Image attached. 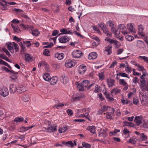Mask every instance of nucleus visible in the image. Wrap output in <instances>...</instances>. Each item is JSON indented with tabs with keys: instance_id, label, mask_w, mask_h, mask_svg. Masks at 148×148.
<instances>
[{
	"instance_id": "obj_1",
	"label": "nucleus",
	"mask_w": 148,
	"mask_h": 148,
	"mask_svg": "<svg viewBox=\"0 0 148 148\" xmlns=\"http://www.w3.org/2000/svg\"><path fill=\"white\" fill-rule=\"evenodd\" d=\"M21 27H23V29H30L31 30L32 34L36 36H38L40 34L39 32L37 29L33 30V27L32 26L28 25H25L24 24H21L20 25Z\"/></svg>"
},
{
	"instance_id": "obj_2",
	"label": "nucleus",
	"mask_w": 148,
	"mask_h": 148,
	"mask_svg": "<svg viewBox=\"0 0 148 148\" xmlns=\"http://www.w3.org/2000/svg\"><path fill=\"white\" fill-rule=\"evenodd\" d=\"M89 84V82L87 80L83 81L81 84H79L77 82L76 83L77 88H79V91H83L84 90V88H87Z\"/></svg>"
},
{
	"instance_id": "obj_3",
	"label": "nucleus",
	"mask_w": 148,
	"mask_h": 148,
	"mask_svg": "<svg viewBox=\"0 0 148 148\" xmlns=\"http://www.w3.org/2000/svg\"><path fill=\"white\" fill-rule=\"evenodd\" d=\"M98 25L101 28L104 33L106 34L107 36H111V34L108 31V29L106 27V25L103 23H99Z\"/></svg>"
},
{
	"instance_id": "obj_4",
	"label": "nucleus",
	"mask_w": 148,
	"mask_h": 148,
	"mask_svg": "<svg viewBox=\"0 0 148 148\" xmlns=\"http://www.w3.org/2000/svg\"><path fill=\"white\" fill-rule=\"evenodd\" d=\"M9 94V90L6 87H3L0 88V94L3 97H6Z\"/></svg>"
},
{
	"instance_id": "obj_5",
	"label": "nucleus",
	"mask_w": 148,
	"mask_h": 148,
	"mask_svg": "<svg viewBox=\"0 0 148 148\" xmlns=\"http://www.w3.org/2000/svg\"><path fill=\"white\" fill-rule=\"evenodd\" d=\"M82 56V52L79 50L74 51L73 52L72 54V57L76 58L81 57Z\"/></svg>"
},
{
	"instance_id": "obj_6",
	"label": "nucleus",
	"mask_w": 148,
	"mask_h": 148,
	"mask_svg": "<svg viewBox=\"0 0 148 148\" xmlns=\"http://www.w3.org/2000/svg\"><path fill=\"white\" fill-rule=\"evenodd\" d=\"M17 45V44L13 42H10L7 44V48L11 53H13L14 52V47Z\"/></svg>"
},
{
	"instance_id": "obj_7",
	"label": "nucleus",
	"mask_w": 148,
	"mask_h": 148,
	"mask_svg": "<svg viewBox=\"0 0 148 148\" xmlns=\"http://www.w3.org/2000/svg\"><path fill=\"white\" fill-rule=\"evenodd\" d=\"M75 63L74 60H66L65 65L66 67L71 68L75 66Z\"/></svg>"
},
{
	"instance_id": "obj_8",
	"label": "nucleus",
	"mask_w": 148,
	"mask_h": 148,
	"mask_svg": "<svg viewBox=\"0 0 148 148\" xmlns=\"http://www.w3.org/2000/svg\"><path fill=\"white\" fill-rule=\"evenodd\" d=\"M112 111L113 112H108L106 113V118L107 119H110V120L112 119L114 116V109L112 108H111Z\"/></svg>"
},
{
	"instance_id": "obj_9",
	"label": "nucleus",
	"mask_w": 148,
	"mask_h": 148,
	"mask_svg": "<svg viewBox=\"0 0 148 148\" xmlns=\"http://www.w3.org/2000/svg\"><path fill=\"white\" fill-rule=\"evenodd\" d=\"M17 86L16 85L11 84L10 85V93L13 94L17 92Z\"/></svg>"
},
{
	"instance_id": "obj_10",
	"label": "nucleus",
	"mask_w": 148,
	"mask_h": 148,
	"mask_svg": "<svg viewBox=\"0 0 148 148\" xmlns=\"http://www.w3.org/2000/svg\"><path fill=\"white\" fill-rule=\"evenodd\" d=\"M26 90L25 87L22 85L17 86V92L18 93H21L26 91Z\"/></svg>"
},
{
	"instance_id": "obj_11",
	"label": "nucleus",
	"mask_w": 148,
	"mask_h": 148,
	"mask_svg": "<svg viewBox=\"0 0 148 148\" xmlns=\"http://www.w3.org/2000/svg\"><path fill=\"white\" fill-rule=\"evenodd\" d=\"M57 125H51L49 127H48L47 128V130H48V132H54L57 131Z\"/></svg>"
},
{
	"instance_id": "obj_12",
	"label": "nucleus",
	"mask_w": 148,
	"mask_h": 148,
	"mask_svg": "<svg viewBox=\"0 0 148 148\" xmlns=\"http://www.w3.org/2000/svg\"><path fill=\"white\" fill-rule=\"evenodd\" d=\"M60 79L61 82L64 84H66L69 81L67 77L64 75L61 76L60 77Z\"/></svg>"
},
{
	"instance_id": "obj_13",
	"label": "nucleus",
	"mask_w": 148,
	"mask_h": 148,
	"mask_svg": "<svg viewBox=\"0 0 148 148\" xmlns=\"http://www.w3.org/2000/svg\"><path fill=\"white\" fill-rule=\"evenodd\" d=\"M86 70V67L85 66L80 65L78 68V72L81 74H83L84 73Z\"/></svg>"
},
{
	"instance_id": "obj_14",
	"label": "nucleus",
	"mask_w": 148,
	"mask_h": 148,
	"mask_svg": "<svg viewBox=\"0 0 148 148\" xmlns=\"http://www.w3.org/2000/svg\"><path fill=\"white\" fill-rule=\"evenodd\" d=\"M107 82L109 87H112L115 85V81L112 79H107Z\"/></svg>"
},
{
	"instance_id": "obj_15",
	"label": "nucleus",
	"mask_w": 148,
	"mask_h": 148,
	"mask_svg": "<svg viewBox=\"0 0 148 148\" xmlns=\"http://www.w3.org/2000/svg\"><path fill=\"white\" fill-rule=\"evenodd\" d=\"M69 40V38L66 36H63L60 38L59 41L61 43H66Z\"/></svg>"
},
{
	"instance_id": "obj_16",
	"label": "nucleus",
	"mask_w": 148,
	"mask_h": 148,
	"mask_svg": "<svg viewBox=\"0 0 148 148\" xmlns=\"http://www.w3.org/2000/svg\"><path fill=\"white\" fill-rule=\"evenodd\" d=\"M58 80V78L57 77H51L49 80V82L51 84V85H55L57 82Z\"/></svg>"
},
{
	"instance_id": "obj_17",
	"label": "nucleus",
	"mask_w": 148,
	"mask_h": 148,
	"mask_svg": "<svg viewBox=\"0 0 148 148\" xmlns=\"http://www.w3.org/2000/svg\"><path fill=\"white\" fill-rule=\"evenodd\" d=\"M64 55L63 53H60L58 52L56 53L55 54V57L57 58L58 60H62L64 57Z\"/></svg>"
},
{
	"instance_id": "obj_18",
	"label": "nucleus",
	"mask_w": 148,
	"mask_h": 148,
	"mask_svg": "<svg viewBox=\"0 0 148 148\" xmlns=\"http://www.w3.org/2000/svg\"><path fill=\"white\" fill-rule=\"evenodd\" d=\"M97 54L95 52H92L90 53L88 56V58L89 60L95 59L97 57Z\"/></svg>"
},
{
	"instance_id": "obj_19",
	"label": "nucleus",
	"mask_w": 148,
	"mask_h": 148,
	"mask_svg": "<svg viewBox=\"0 0 148 148\" xmlns=\"http://www.w3.org/2000/svg\"><path fill=\"white\" fill-rule=\"evenodd\" d=\"M142 118L140 116H136L134 120V122H135L136 124L139 125L141 123Z\"/></svg>"
},
{
	"instance_id": "obj_20",
	"label": "nucleus",
	"mask_w": 148,
	"mask_h": 148,
	"mask_svg": "<svg viewBox=\"0 0 148 148\" xmlns=\"http://www.w3.org/2000/svg\"><path fill=\"white\" fill-rule=\"evenodd\" d=\"M127 28L130 32L135 33V30L134 28L133 27L132 24H128L127 25Z\"/></svg>"
},
{
	"instance_id": "obj_21",
	"label": "nucleus",
	"mask_w": 148,
	"mask_h": 148,
	"mask_svg": "<svg viewBox=\"0 0 148 148\" xmlns=\"http://www.w3.org/2000/svg\"><path fill=\"white\" fill-rule=\"evenodd\" d=\"M34 126H29L28 127H22L20 128V131H19L20 132H25L26 131H27V130H29L30 129L32 128Z\"/></svg>"
},
{
	"instance_id": "obj_22",
	"label": "nucleus",
	"mask_w": 148,
	"mask_h": 148,
	"mask_svg": "<svg viewBox=\"0 0 148 148\" xmlns=\"http://www.w3.org/2000/svg\"><path fill=\"white\" fill-rule=\"evenodd\" d=\"M107 135V133L104 130H101L99 132V136L105 138Z\"/></svg>"
},
{
	"instance_id": "obj_23",
	"label": "nucleus",
	"mask_w": 148,
	"mask_h": 148,
	"mask_svg": "<svg viewBox=\"0 0 148 148\" xmlns=\"http://www.w3.org/2000/svg\"><path fill=\"white\" fill-rule=\"evenodd\" d=\"M137 46L139 48H143L145 47V44L141 40H138L137 42Z\"/></svg>"
},
{
	"instance_id": "obj_24",
	"label": "nucleus",
	"mask_w": 148,
	"mask_h": 148,
	"mask_svg": "<svg viewBox=\"0 0 148 148\" xmlns=\"http://www.w3.org/2000/svg\"><path fill=\"white\" fill-rule=\"evenodd\" d=\"M11 26L12 28L13 29L14 32V33H18L21 32V30L19 28L17 27H16L15 25L12 24Z\"/></svg>"
},
{
	"instance_id": "obj_25",
	"label": "nucleus",
	"mask_w": 148,
	"mask_h": 148,
	"mask_svg": "<svg viewBox=\"0 0 148 148\" xmlns=\"http://www.w3.org/2000/svg\"><path fill=\"white\" fill-rule=\"evenodd\" d=\"M138 34L140 36H144V34L143 33V31L144 29L142 27L141 25L138 26Z\"/></svg>"
},
{
	"instance_id": "obj_26",
	"label": "nucleus",
	"mask_w": 148,
	"mask_h": 148,
	"mask_svg": "<svg viewBox=\"0 0 148 148\" xmlns=\"http://www.w3.org/2000/svg\"><path fill=\"white\" fill-rule=\"evenodd\" d=\"M88 130L93 134H94L95 132V127L94 126H90L87 127Z\"/></svg>"
},
{
	"instance_id": "obj_27",
	"label": "nucleus",
	"mask_w": 148,
	"mask_h": 148,
	"mask_svg": "<svg viewBox=\"0 0 148 148\" xmlns=\"http://www.w3.org/2000/svg\"><path fill=\"white\" fill-rule=\"evenodd\" d=\"M112 46L111 45H108L107 47H106L105 51L108 52V55L112 53Z\"/></svg>"
},
{
	"instance_id": "obj_28",
	"label": "nucleus",
	"mask_w": 148,
	"mask_h": 148,
	"mask_svg": "<svg viewBox=\"0 0 148 148\" xmlns=\"http://www.w3.org/2000/svg\"><path fill=\"white\" fill-rule=\"evenodd\" d=\"M43 77L44 79L47 81H49L51 78L49 74L48 73L44 74Z\"/></svg>"
},
{
	"instance_id": "obj_29",
	"label": "nucleus",
	"mask_w": 148,
	"mask_h": 148,
	"mask_svg": "<svg viewBox=\"0 0 148 148\" xmlns=\"http://www.w3.org/2000/svg\"><path fill=\"white\" fill-rule=\"evenodd\" d=\"M60 32L62 33L63 34H72L73 33L71 32L70 30H67L66 29L63 28L60 30Z\"/></svg>"
},
{
	"instance_id": "obj_30",
	"label": "nucleus",
	"mask_w": 148,
	"mask_h": 148,
	"mask_svg": "<svg viewBox=\"0 0 148 148\" xmlns=\"http://www.w3.org/2000/svg\"><path fill=\"white\" fill-rule=\"evenodd\" d=\"M8 3L4 0H0V4L4 8V10H6L7 9L6 5Z\"/></svg>"
},
{
	"instance_id": "obj_31",
	"label": "nucleus",
	"mask_w": 148,
	"mask_h": 148,
	"mask_svg": "<svg viewBox=\"0 0 148 148\" xmlns=\"http://www.w3.org/2000/svg\"><path fill=\"white\" fill-rule=\"evenodd\" d=\"M25 60L27 62H29L32 59V57L29 54H26L25 55Z\"/></svg>"
},
{
	"instance_id": "obj_32",
	"label": "nucleus",
	"mask_w": 148,
	"mask_h": 148,
	"mask_svg": "<svg viewBox=\"0 0 148 148\" xmlns=\"http://www.w3.org/2000/svg\"><path fill=\"white\" fill-rule=\"evenodd\" d=\"M111 31L114 33L115 35L118 36L120 34V32L119 33H117L118 31L117 29H116L114 26L111 27Z\"/></svg>"
},
{
	"instance_id": "obj_33",
	"label": "nucleus",
	"mask_w": 148,
	"mask_h": 148,
	"mask_svg": "<svg viewBox=\"0 0 148 148\" xmlns=\"http://www.w3.org/2000/svg\"><path fill=\"white\" fill-rule=\"evenodd\" d=\"M63 144H64L66 146L69 147H73L74 146V144L71 141H69L66 143H63Z\"/></svg>"
},
{
	"instance_id": "obj_34",
	"label": "nucleus",
	"mask_w": 148,
	"mask_h": 148,
	"mask_svg": "<svg viewBox=\"0 0 148 148\" xmlns=\"http://www.w3.org/2000/svg\"><path fill=\"white\" fill-rule=\"evenodd\" d=\"M24 120V118L23 117H16L14 120V121L16 123L19 122H21L23 121Z\"/></svg>"
},
{
	"instance_id": "obj_35",
	"label": "nucleus",
	"mask_w": 148,
	"mask_h": 148,
	"mask_svg": "<svg viewBox=\"0 0 148 148\" xmlns=\"http://www.w3.org/2000/svg\"><path fill=\"white\" fill-rule=\"evenodd\" d=\"M112 108L108 106H104L102 107L101 108V109H103L104 112L106 111H111L110 110V109Z\"/></svg>"
},
{
	"instance_id": "obj_36",
	"label": "nucleus",
	"mask_w": 148,
	"mask_h": 148,
	"mask_svg": "<svg viewBox=\"0 0 148 148\" xmlns=\"http://www.w3.org/2000/svg\"><path fill=\"white\" fill-rule=\"evenodd\" d=\"M124 123V126H130V127H133L134 126V124L132 123H130L127 121H124L123 122Z\"/></svg>"
},
{
	"instance_id": "obj_37",
	"label": "nucleus",
	"mask_w": 148,
	"mask_h": 148,
	"mask_svg": "<svg viewBox=\"0 0 148 148\" xmlns=\"http://www.w3.org/2000/svg\"><path fill=\"white\" fill-rule=\"evenodd\" d=\"M116 75L117 76H120L121 77H126L128 78H130V77L128 76V75L125 73H119V74H117Z\"/></svg>"
},
{
	"instance_id": "obj_38",
	"label": "nucleus",
	"mask_w": 148,
	"mask_h": 148,
	"mask_svg": "<svg viewBox=\"0 0 148 148\" xmlns=\"http://www.w3.org/2000/svg\"><path fill=\"white\" fill-rule=\"evenodd\" d=\"M135 65L138 67L139 69L138 70V71H142L143 72H144L145 71V69L142 65L138 64H135Z\"/></svg>"
},
{
	"instance_id": "obj_39",
	"label": "nucleus",
	"mask_w": 148,
	"mask_h": 148,
	"mask_svg": "<svg viewBox=\"0 0 148 148\" xmlns=\"http://www.w3.org/2000/svg\"><path fill=\"white\" fill-rule=\"evenodd\" d=\"M138 58L143 60L144 62L148 63V57L144 56H139Z\"/></svg>"
},
{
	"instance_id": "obj_40",
	"label": "nucleus",
	"mask_w": 148,
	"mask_h": 148,
	"mask_svg": "<svg viewBox=\"0 0 148 148\" xmlns=\"http://www.w3.org/2000/svg\"><path fill=\"white\" fill-rule=\"evenodd\" d=\"M140 137L142 140L144 141L147 140V136L145 135L143 133H141L140 134Z\"/></svg>"
},
{
	"instance_id": "obj_41",
	"label": "nucleus",
	"mask_w": 148,
	"mask_h": 148,
	"mask_svg": "<svg viewBox=\"0 0 148 148\" xmlns=\"http://www.w3.org/2000/svg\"><path fill=\"white\" fill-rule=\"evenodd\" d=\"M137 141V140H135L134 137L131 138L128 141V142L130 143H131L133 144H135Z\"/></svg>"
},
{
	"instance_id": "obj_42",
	"label": "nucleus",
	"mask_w": 148,
	"mask_h": 148,
	"mask_svg": "<svg viewBox=\"0 0 148 148\" xmlns=\"http://www.w3.org/2000/svg\"><path fill=\"white\" fill-rule=\"evenodd\" d=\"M3 51L9 57L11 56V55L10 53L8 51V50L5 47H3L2 48Z\"/></svg>"
},
{
	"instance_id": "obj_43",
	"label": "nucleus",
	"mask_w": 148,
	"mask_h": 148,
	"mask_svg": "<svg viewBox=\"0 0 148 148\" xmlns=\"http://www.w3.org/2000/svg\"><path fill=\"white\" fill-rule=\"evenodd\" d=\"M120 131V130L118 129H115L114 130V131L113 132H110V136H112L113 135H114L116 134L117 133L119 132Z\"/></svg>"
},
{
	"instance_id": "obj_44",
	"label": "nucleus",
	"mask_w": 148,
	"mask_h": 148,
	"mask_svg": "<svg viewBox=\"0 0 148 148\" xmlns=\"http://www.w3.org/2000/svg\"><path fill=\"white\" fill-rule=\"evenodd\" d=\"M49 52V50L48 49H46L44 50L43 54L45 56H50Z\"/></svg>"
},
{
	"instance_id": "obj_45",
	"label": "nucleus",
	"mask_w": 148,
	"mask_h": 148,
	"mask_svg": "<svg viewBox=\"0 0 148 148\" xmlns=\"http://www.w3.org/2000/svg\"><path fill=\"white\" fill-rule=\"evenodd\" d=\"M125 38L127 41H132L134 39V37L131 35H128L126 36Z\"/></svg>"
},
{
	"instance_id": "obj_46",
	"label": "nucleus",
	"mask_w": 148,
	"mask_h": 148,
	"mask_svg": "<svg viewBox=\"0 0 148 148\" xmlns=\"http://www.w3.org/2000/svg\"><path fill=\"white\" fill-rule=\"evenodd\" d=\"M120 90L116 88H114L111 90V93H114L115 95L119 94L120 92Z\"/></svg>"
},
{
	"instance_id": "obj_47",
	"label": "nucleus",
	"mask_w": 148,
	"mask_h": 148,
	"mask_svg": "<svg viewBox=\"0 0 148 148\" xmlns=\"http://www.w3.org/2000/svg\"><path fill=\"white\" fill-rule=\"evenodd\" d=\"M82 145L83 147L86 148H90L91 146L90 144L85 142H82Z\"/></svg>"
},
{
	"instance_id": "obj_48",
	"label": "nucleus",
	"mask_w": 148,
	"mask_h": 148,
	"mask_svg": "<svg viewBox=\"0 0 148 148\" xmlns=\"http://www.w3.org/2000/svg\"><path fill=\"white\" fill-rule=\"evenodd\" d=\"M22 99L25 102L28 101L29 99V97L28 95H25L22 97Z\"/></svg>"
},
{
	"instance_id": "obj_49",
	"label": "nucleus",
	"mask_w": 148,
	"mask_h": 148,
	"mask_svg": "<svg viewBox=\"0 0 148 148\" xmlns=\"http://www.w3.org/2000/svg\"><path fill=\"white\" fill-rule=\"evenodd\" d=\"M119 82L120 84L123 86H126L127 85V83L125 81L124 79H120Z\"/></svg>"
},
{
	"instance_id": "obj_50",
	"label": "nucleus",
	"mask_w": 148,
	"mask_h": 148,
	"mask_svg": "<svg viewBox=\"0 0 148 148\" xmlns=\"http://www.w3.org/2000/svg\"><path fill=\"white\" fill-rule=\"evenodd\" d=\"M121 101L122 103L124 104H128L130 102L128 99H125L123 97L121 99Z\"/></svg>"
},
{
	"instance_id": "obj_51",
	"label": "nucleus",
	"mask_w": 148,
	"mask_h": 148,
	"mask_svg": "<svg viewBox=\"0 0 148 148\" xmlns=\"http://www.w3.org/2000/svg\"><path fill=\"white\" fill-rule=\"evenodd\" d=\"M95 89L94 91V92L97 93L99 92L100 91V87L98 86L97 85H95Z\"/></svg>"
},
{
	"instance_id": "obj_52",
	"label": "nucleus",
	"mask_w": 148,
	"mask_h": 148,
	"mask_svg": "<svg viewBox=\"0 0 148 148\" xmlns=\"http://www.w3.org/2000/svg\"><path fill=\"white\" fill-rule=\"evenodd\" d=\"M145 80H144V79L143 80H140V82L141 83L140 85V89H141L142 88H143L145 86Z\"/></svg>"
},
{
	"instance_id": "obj_53",
	"label": "nucleus",
	"mask_w": 148,
	"mask_h": 148,
	"mask_svg": "<svg viewBox=\"0 0 148 148\" xmlns=\"http://www.w3.org/2000/svg\"><path fill=\"white\" fill-rule=\"evenodd\" d=\"M107 24H109V26L110 27H111L114 25V23L113 21H109L107 22Z\"/></svg>"
},
{
	"instance_id": "obj_54",
	"label": "nucleus",
	"mask_w": 148,
	"mask_h": 148,
	"mask_svg": "<svg viewBox=\"0 0 148 148\" xmlns=\"http://www.w3.org/2000/svg\"><path fill=\"white\" fill-rule=\"evenodd\" d=\"M98 75L100 80H102L104 79L105 77L103 73H99Z\"/></svg>"
},
{
	"instance_id": "obj_55",
	"label": "nucleus",
	"mask_w": 148,
	"mask_h": 148,
	"mask_svg": "<svg viewBox=\"0 0 148 148\" xmlns=\"http://www.w3.org/2000/svg\"><path fill=\"white\" fill-rule=\"evenodd\" d=\"M118 28L120 30L124 29L125 28V27L124 25L123 24H120L118 25Z\"/></svg>"
},
{
	"instance_id": "obj_56",
	"label": "nucleus",
	"mask_w": 148,
	"mask_h": 148,
	"mask_svg": "<svg viewBox=\"0 0 148 148\" xmlns=\"http://www.w3.org/2000/svg\"><path fill=\"white\" fill-rule=\"evenodd\" d=\"M13 10L15 11L16 12L21 13H21L23 12V11L22 10H20L19 9L15 8L13 9Z\"/></svg>"
},
{
	"instance_id": "obj_57",
	"label": "nucleus",
	"mask_w": 148,
	"mask_h": 148,
	"mask_svg": "<svg viewBox=\"0 0 148 148\" xmlns=\"http://www.w3.org/2000/svg\"><path fill=\"white\" fill-rule=\"evenodd\" d=\"M46 62L42 61L39 63L38 64V66L39 67H40L41 66H44Z\"/></svg>"
},
{
	"instance_id": "obj_58",
	"label": "nucleus",
	"mask_w": 148,
	"mask_h": 148,
	"mask_svg": "<svg viewBox=\"0 0 148 148\" xmlns=\"http://www.w3.org/2000/svg\"><path fill=\"white\" fill-rule=\"evenodd\" d=\"M132 68L130 67L129 66H127L126 68H125V70L127 71V73H130L131 71Z\"/></svg>"
},
{
	"instance_id": "obj_59",
	"label": "nucleus",
	"mask_w": 148,
	"mask_h": 148,
	"mask_svg": "<svg viewBox=\"0 0 148 148\" xmlns=\"http://www.w3.org/2000/svg\"><path fill=\"white\" fill-rule=\"evenodd\" d=\"M19 45L21 48V51H24L25 49V46H24L22 42H20Z\"/></svg>"
},
{
	"instance_id": "obj_60",
	"label": "nucleus",
	"mask_w": 148,
	"mask_h": 148,
	"mask_svg": "<svg viewBox=\"0 0 148 148\" xmlns=\"http://www.w3.org/2000/svg\"><path fill=\"white\" fill-rule=\"evenodd\" d=\"M114 44L116 45V46H115L116 48H118L119 47H120L121 45L120 43L119 42H118L117 40H116V41L115 42Z\"/></svg>"
},
{
	"instance_id": "obj_61",
	"label": "nucleus",
	"mask_w": 148,
	"mask_h": 148,
	"mask_svg": "<svg viewBox=\"0 0 148 148\" xmlns=\"http://www.w3.org/2000/svg\"><path fill=\"white\" fill-rule=\"evenodd\" d=\"M23 42L24 44L25 43V44L27 45V47H29L31 45V43H30V41H27L25 42V41H23Z\"/></svg>"
},
{
	"instance_id": "obj_62",
	"label": "nucleus",
	"mask_w": 148,
	"mask_h": 148,
	"mask_svg": "<svg viewBox=\"0 0 148 148\" xmlns=\"http://www.w3.org/2000/svg\"><path fill=\"white\" fill-rule=\"evenodd\" d=\"M133 103L136 105H137L138 104V99L137 97H135L133 98Z\"/></svg>"
},
{
	"instance_id": "obj_63",
	"label": "nucleus",
	"mask_w": 148,
	"mask_h": 148,
	"mask_svg": "<svg viewBox=\"0 0 148 148\" xmlns=\"http://www.w3.org/2000/svg\"><path fill=\"white\" fill-rule=\"evenodd\" d=\"M64 105V104L63 103H59L58 104L55 105L56 107L58 109L60 107H62Z\"/></svg>"
},
{
	"instance_id": "obj_64",
	"label": "nucleus",
	"mask_w": 148,
	"mask_h": 148,
	"mask_svg": "<svg viewBox=\"0 0 148 148\" xmlns=\"http://www.w3.org/2000/svg\"><path fill=\"white\" fill-rule=\"evenodd\" d=\"M66 112L68 114V115L71 116L73 114V111L72 110L70 109H68L67 110Z\"/></svg>"
}]
</instances>
